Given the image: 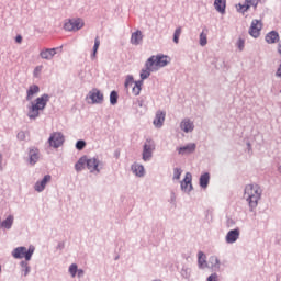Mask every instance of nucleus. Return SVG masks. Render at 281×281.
Masks as SVG:
<instances>
[{"label": "nucleus", "mask_w": 281, "mask_h": 281, "mask_svg": "<svg viewBox=\"0 0 281 281\" xmlns=\"http://www.w3.org/2000/svg\"><path fill=\"white\" fill-rule=\"evenodd\" d=\"M245 196L250 212H254V210L258 207V201L262 199V188H260V186L257 183L247 184L245 187Z\"/></svg>", "instance_id": "obj_1"}, {"label": "nucleus", "mask_w": 281, "mask_h": 281, "mask_svg": "<svg viewBox=\"0 0 281 281\" xmlns=\"http://www.w3.org/2000/svg\"><path fill=\"white\" fill-rule=\"evenodd\" d=\"M47 102H49V94H42L35 100V103L32 102V105L29 106L27 117L30 120H36L41 115V111H45V106H47Z\"/></svg>", "instance_id": "obj_2"}, {"label": "nucleus", "mask_w": 281, "mask_h": 281, "mask_svg": "<svg viewBox=\"0 0 281 281\" xmlns=\"http://www.w3.org/2000/svg\"><path fill=\"white\" fill-rule=\"evenodd\" d=\"M35 250L36 248L34 246H30L29 249L25 246H20L13 249L12 256L15 260H22V258H25L26 262H30Z\"/></svg>", "instance_id": "obj_3"}, {"label": "nucleus", "mask_w": 281, "mask_h": 281, "mask_svg": "<svg viewBox=\"0 0 281 281\" xmlns=\"http://www.w3.org/2000/svg\"><path fill=\"white\" fill-rule=\"evenodd\" d=\"M155 148V140H153L151 138H147L143 145V161H150L153 159Z\"/></svg>", "instance_id": "obj_4"}, {"label": "nucleus", "mask_w": 281, "mask_h": 281, "mask_svg": "<svg viewBox=\"0 0 281 281\" xmlns=\"http://www.w3.org/2000/svg\"><path fill=\"white\" fill-rule=\"evenodd\" d=\"M143 85H144V81L142 80L135 81L133 79V75H128L125 79V89H128V87H133L132 88L133 95H139V93H142Z\"/></svg>", "instance_id": "obj_5"}, {"label": "nucleus", "mask_w": 281, "mask_h": 281, "mask_svg": "<svg viewBox=\"0 0 281 281\" xmlns=\"http://www.w3.org/2000/svg\"><path fill=\"white\" fill-rule=\"evenodd\" d=\"M85 27V21L82 19H70L64 24V30L66 32H78V30H82Z\"/></svg>", "instance_id": "obj_6"}, {"label": "nucleus", "mask_w": 281, "mask_h": 281, "mask_svg": "<svg viewBox=\"0 0 281 281\" xmlns=\"http://www.w3.org/2000/svg\"><path fill=\"white\" fill-rule=\"evenodd\" d=\"M86 168H88V170L92 173L97 172L98 175H100V171L104 168V164L95 157H87Z\"/></svg>", "instance_id": "obj_7"}, {"label": "nucleus", "mask_w": 281, "mask_h": 281, "mask_svg": "<svg viewBox=\"0 0 281 281\" xmlns=\"http://www.w3.org/2000/svg\"><path fill=\"white\" fill-rule=\"evenodd\" d=\"M86 100H91L90 104H102V102H104V94L100 89L93 88L89 91Z\"/></svg>", "instance_id": "obj_8"}, {"label": "nucleus", "mask_w": 281, "mask_h": 281, "mask_svg": "<svg viewBox=\"0 0 281 281\" xmlns=\"http://www.w3.org/2000/svg\"><path fill=\"white\" fill-rule=\"evenodd\" d=\"M48 144L52 148H60L65 144V136L60 132H55L50 134Z\"/></svg>", "instance_id": "obj_9"}, {"label": "nucleus", "mask_w": 281, "mask_h": 281, "mask_svg": "<svg viewBox=\"0 0 281 281\" xmlns=\"http://www.w3.org/2000/svg\"><path fill=\"white\" fill-rule=\"evenodd\" d=\"M148 60L153 61V67L155 71H158L159 67H166L168 65V56L166 55H153L151 57L148 58Z\"/></svg>", "instance_id": "obj_10"}, {"label": "nucleus", "mask_w": 281, "mask_h": 281, "mask_svg": "<svg viewBox=\"0 0 281 281\" xmlns=\"http://www.w3.org/2000/svg\"><path fill=\"white\" fill-rule=\"evenodd\" d=\"M153 71H156L153 66V59H147L145 63V68L140 70V80L144 82V80H147V78H150V74Z\"/></svg>", "instance_id": "obj_11"}, {"label": "nucleus", "mask_w": 281, "mask_h": 281, "mask_svg": "<svg viewBox=\"0 0 281 281\" xmlns=\"http://www.w3.org/2000/svg\"><path fill=\"white\" fill-rule=\"evenodd\" d=\"M41 159V150L36 147H30L29 148V164L31 166H34L38 164V160Z\"/></svg>", "instance_id": "obj_12"}, {"label": "nucleus", "mask_w": 281, "mask_h": 281, "mask_svg": "<svg viewBox=\"0 0 281 281\" xmlns=\"http://www.w3.org/2000/svg\"><path fill=\"white\" fill-rule=\"evenodd\" d=\"M260 30H262V23H260L258 20H252L249 29L250 36L258 38V36H260Z\"/></svg>", "instance_id": "obj_13"}, {"label": "nucleus", "mask_w": 281, "mask_h": 281, "mask_svg": "<svg viewBox=\"0 0 281 281\" xmlns=\"http://www.w3.org/2000/svg\"><path fill=\"white\" fill-rule=\"evenodd\" d=\"M240 238V228H235L226 234L225 240L228 245L236 243Z\"/></svg>", "instance_id": "obj_14"}, {"label": "nucleus", "mask_w": 281, "mask_h": 281, "mask_svg": "<svg viewBox=\"0 0 281 281\" xmlns=\"http://www.w3.org/2000/svg\"><path fill=\"white\" fill-rule=\"evenodd\" d=\"M181 190L183 192H192V173H186L183 181H181Z\"/></svg>", "instance_id": "obj_15"}, {"label": "nucleus", "mask_w": 281, "mask_h": 281, "mask_svg": "<svg viewBox=\"0 0 281 281\" xmlns=\"http://www.w3.org/2000/svg\"><path fill=\"white\" fill-rule=\"evenodd\" d=\"M49 181H52V176L46 175L44 176V178L41 181H37L34 186V190L35 192H43V190H45V188L47 187V183H49Z\"/></svg>", "instance_id": "obj_16"}, {"label": "nucleus", "mask_w": 281, "mask_h": 281, "mask_svg": "<svg viewBox=\"0 0 281 281\" xmlns=\"http://www.w3.org/2000/svg\"><path fill=\"white\" fill-rule=\"evenodd\" d=\"M179 155H192L194 150H196V144L194 143H189L186 146L178 147L177 148Z\"/></svg>", "instance_id": "obj_17"}, {"label": "nucleus", "mask_w": 281, "mask_h": 281, "mask_svg": "<svg viewBox=\"0 0 281 281\" xmlns=\"http://www.w3.org/2000/svg\"><path fill=\"white\" fill-rule=\"evenodd\" d=\"M180 128L183 131V133H192V131H194V122L187 117L181 121Z\"/></svg>", "instance_id": "obj_18"}, {"label": "nucleus", "mask_w": 281, "mask_h": 281, "mask_svg": "<svg viewBox=\"0 0 281 281\" xmlns=\"http://www.w3.org/2000/svg\"><path fill=\"white\" fill-rule=\"evenodd\" d=\"M164 122H166V113L157 111L153 122L154 126H156V128H161V126H164Z\"/></svg>", "instance_id": "obj_19"}, {"label": "nucleus", "mask_w": 281, "mask_h": 281, "mask_svg": "<svg viewBox=\"0 0 281 281\" xmlns=\"http://www.w3.org/2000/svg\"><path fill=\"white\" fill-rule=\"evenodd\" d=\"M58 48H46L43 49L40 53V56L43 60H52V58H54V55L56 54Z\"/></svg>", "instance_id": "obj_20"}, {"label": "nucleus", "mask_w": 281, "mask_h": 281, "mask_svg": "<svg viewBox=\"0 0 281 281\" xmlns=\"http://www.w3.org/2000/svg\"><path fill=\"white\" fill-rule=\"evenodd\" d=\"M144 41V34L142 31L137 30L136 32L132 33L131 43L132 45H142Z\"/></svg>", "instance_id": "obj_21"}, {"label": "nucleus", "mask_w": 281, "mask_h": 281, "mask_svg": "<svg viewBox=\"0 0 281 281\" xmlns=\"http://www.w3.org/2000/svg\"><path fill=\"white\" fill-rule=\"evenodd\" d=\"M280 41V35L276 31H271L266 35V42L269 45H273V43H278Z\"/></svg>", "instance_id": "obj_22"}, {"label": "nucleus", "mask_w": 281, "mask_h": 281, "mask_svg": "<svg viewBox=\"0 0 281 281\" xmlns=\"http://www.w3.org/2000/svg\"><path fill=\"white\" fill-rule=\"evenodd\" d=\"M198 267L199 269L207 268V257L203 251L198 252Z\"/></svg>", "instance_id": "obj_23"}, {"label": "nucleus", "mask_w": 281, "mask_h": 281, "mask_svg": "<svg viewBox=\"0 0 281 281\" xmlns=\"http://www.w3.org/2000/svg\"><path fill=\"white\" fill-rule=\"evenodd\" d=\"M214 8L220 14H225V8H227V0H215Z\"/></svg>", "instance_id": "obj_24"}, {"label": "nucleus", "mask_w": 281, "mask_h": 281, "mask_svg": "<svg viewBox=\"0 0 281 281\" xmlns=\"http://www.w3.org/2000/svg\"><path fill=\"white\" fill-rule=\"evenodd\" d=\"M41 91V88L37 85L30 86L29 90L26 91V100L30 102L32 98L36 95Z\"/></svg>", "instance_id": "obj_25"}, {"label": "nucleus", "mask_w": 281, "mask_h": 281, "mask_svg": "<svg viewBox=\"0 0 281 281\" xmlns=\"http://www.w3.org/2000/svg\"><path fill=\"white\" fill-rule=\"evenodd\" d=\"M209 262L213 271H221V260L218 259V257L211 256Z\"/></svg>", "instance_id": "obj_26"}, {"label": "nucleus", "mask_w": 281, "mask_h": 281, "mask_svg": "<svg viewBox=\"0 0 281 281\" xmlns=\"http://www.w3.org/2000/svg\"><path fill=\"white\" fill-rule=\"evenodd\" d=\"M87 168V156L79 158V160L75 164V170L77 172H82Z\"/></svg>", "instance_id": "obj_27"}, {"label": "nucleus", "mask_w": 281, "mask_h": 281, "mask_svg": "<svg viewBox=\"0 0 281 281\" xmlns=\"http://www.w3.org/2000/svg\"><path fill=\"white\" fill-rule=\"evenodd\" d=\"M20 267H21L22 276H24V278H27V276H30V271H32V268L30 267V263L27 262V260H22L20 262Z\"/></svg>", "instance_id": "obj_28"}, {"label": "nucleus", "mask_w": 281, "mask_h": 281, "mask_svg": "<svg viewBox=\"0 0 281 281\" xmlns=\"http://www.w3.org/2000/svg\"><path fill=\"white\" fill-rule=\"evenodd\" d=\"M207 186H210V172L200 176V187L205 190L207 189Z\"/></svg>", "instance_id": "obj_29"}, {"label": "nucleus", "mask_w": 281, "mask_h": 281, "mask_svg": "<svg viewBox=\"0 0 281 281\" xmlns=\"http://www.w3.org/2000/svg\"><path fill=\"white\" fill-rule=\"evenodd\" d=\"M132 172H134L136 177H144L145 175L144 167L139 164L132 165Z\"/></svg>", "instance_id": "obj_30"}, {"label": "nucleus", "mask_w": 281, "mask_h": 281, "mask_svg": "<svg viewBox=\"0 0 281 281\" xmlns=\"http://www.w3.org/2000/svg\"><path fill=\"white\" fill-rule=\"evenodd\" d=\"M12 225H14V216H12V215H9L1 223V227H3L4 229H12Z\"/></svg>", "instance_id": "obj_31"}, {"label": "nucleus", "mask_w": 281, "mask_h": 281, "mask_svg": "<svg viewBox=\"0 0 281 281\" xmlns=\"http://www.w3.org/2000/svg\"><path fill=\"white\" fill-rule=\"evenodd\" d=\"M200 45L201 47H205V45H207V29H203L200 34Z\"/></svg>", "instance_id": "obj_32"}, {"label": "nucleus", "mask_w": 281, "mask_h": 281, "mask_svg": "<svg viewBox=\"0 0 281 281\" xmlns=\"http://www.w3.org/2000/svg\"><path fill=\"white\" fill-rule=\"evenodd\" d=\"M117 98H120V95L117 94V91L113 90L110 93V103L112 104V106H115V104H117Z\"/></svg>", "instance_id": "obj_33"}, {"label": "nucleus", "mask_w": 281, "mask_h": 281, "mask_svg": "<svg viewBox=\"0 0 281 281\" xmlns=\"http://www.w3.org/2000/svg\"><path fill=\"white\" fill-rule=\"evenodd\" d=\"M181 26L177 27L175 30V33H173V43H176V45H179V37L181 36Z\"/></svg>", "instance_id": "obj_34"}, {"label": "nucleus", "mask_w": 281, "mask_h": 281, "mask_svg": "<svg viewBox=\"0 0 281 281\" xmlns=\"http://www.w3.org/2000/svg\"><path fill=\"white\" fill-rule=\"evenodd\" d=\"M68 271L71 278H74L78 273V265L76 263L70 265Z\"/></svg>", "instance_id": "obj_35"}, {"label": "nucleus", "mask_w": 281, "mask_h": 281, "mask_svg": "<svg viewBox=\"0 0 281 281\" xmlns=\"http://www.w3.org/2000/svg\"><path fill=\"white\" fill-rule=\"evenodd\" d=\"M145 102H146V97H139L138 99H136L134 104H135V106H139V109H142L144 106Z\"/></svg>", "instance_id": "obj_36"}, {"label": "nucleus", "mask_w": 281, "mask_h": 281, "mask_svg": "<svg viewBox=\"0 0 281 281\" xmlns=\"http://www.w3.org/2000/svg\"><path fill=\"white\" fill-rule=\"evenodd\" d=\"M250 2H249V0H245V3H239L238 5H239V10L241 11V12H247V10H249V8H250V4H249Z\"/></svg>", "instance_id": "obj_37"}, {"label": "nucleus", "mask_w": 281, "mask_h": 281, "mask_svg": "<svg viewBox=\"0 0 281 281\" xmlns=\"http://www.w3.org/2000/svg\"><path fill=\"white\" fill-rule=\"evenodd\" d=\"M182 172H183V170H181V168H175L173 169V179L179 181V179H181Z\"/></svg>", "instance_id": "obj_38"}, {"label": "nucleus", "mask_w": 281, "mask_h": 281, "mask_svg": "<svg viewBox=\"0 0 281 281\" xmlns=\"http://www.w3.org/2000/svg\"><path fill=\"white\" fill-rule=\"evenodd\" d=\"M85 146H87V142H85L82 139L77 140V143H76L77 150H85Z\"/></svg>", "instance_id": "obj_39"}, {"label": "nucleus", "mask_w": 281, "mask_h": 281, "mask_svg": "<svg viewBox=\"0 0 281 281\" xmlns=\"http://www.w3.org/2000/svg\"><path fill=\"white\" fill-rule=\"evenodd\" d=\"M100 48V37H95L94 38V46H93V50L92 52H94V54H98V49Z\"/></svg>", "instance_id": "obj_40"}, {"label": "nucleus", "mask_w": 281, "mask_h": 281, "mask_svg": "<svg viewBox=\"0 0 281 281\" xmlns=\"http://www.w3.org/2000/svg\"><path fill=\"white\" fill-rule=\"evenodd\" d=\"M237 47H238L239 52H243V49H245V40L239 38L237 41Z\"/></svg>", "instance_id": "obj_41"}, {"label": "nucleus", "mask_w": 281, "mask_h": 281, "mask_svg": "<svg viewBox=\"0 0 281 281\" xmlns=\"http://www.w3.org/2000/svg\"><path fill=\"white\" fill-rule=\"evenodd\" d=\"M206 281H218V274L216 272L212 273Z\"/></svg>", "instance_id": "obj_42"}, {"label": "nucleus", "mask_w": 281, "mask_h": 281, "mask_svg": "<svg viewBox=\"0 0 281 281\" xmlns=\"http://www.w3.org/2000/svg\"><path fill=\"white\" fill-rule=\"evenodd\" d=\"M18 139H20V142H24V139H25V132H19L18 133Z\"/></svg>", "instance_id": "obj_43"}, {"label": "nucleus", "mask_w": 281, "mask_h": 281, "mask_svg": "<svg viewBox=\"0 0 281 281\" xmlns=\"http://www.w3.org/2000/svg\"><path fill=\"white\" fill-rule=\"evenodd\" d=\"M248 5H250V8L252 5L256 9V8H258V1L257 0H249Z\"/></svg>", "instance_id": "obj_44"}, {"label": "nucleus", "mask_w": 281, "mask_h": 281, "mask_svg": "<svg viewBox=\"0 0 281 281\" xmlns=\"http://www.w3.org/2000/svg\"><path fill=\"white\" fill-rule=\"evenodd\" d=\"M77 276H78V278H82V276H85V270L78 269L77 270Z\"/></svg>", "instance_id": "obj_45"}, {"label": "nucleus", "mask_w": 281, "mask_h": 281, "mask_svg": "<svg viewBox=\"0 0 281 281\" xmlns=\"http://www.w3.org/2000/svg\"><path fill=\"white\" fill-rule=\"evenodd\" d=\"M15 43H23V36L16 35Z\"/></svg>", "instance_id": "obj_46"}, {"label": "nucleus", "mask_w": 281, "mask_h": 281, "mask_svg": "<svg viewBox=\"0 0 281 281\" xmlns=\"http://www.w3.org/2000/svg\"><path fill=\"white\" fill-rule=\"evenodd\" d=\"M2 164H3V155L0 154V170H3V167H1Z\"/></svg>", "instance_id": "obj_47"}, {"label": "nucleus", "mask_w": 281, "mask_h": 281, "mask_svg": "<svg viewBox=\"0 0 281 281\" xmlns=\"http://www.w3.org/2000/svg\"><path fill=\"white\" fill-rule=\"evenodd\" d=\"M57 249H65V244L64 243H59L57 245Z\"/></svg>", "instance_id": "obj_48"}, {"label": "nucleus", "mask_w": 281, "mask_h": 281, "mask_svg": "<svg viewBox=\"0 0 281 281\" xmlns=\"http://www.w3.org/2000/svg\"><path fill=\"white\" fill-rule=\"evenodd\" d=\"M98 55V53H95V50H92V54H91V59L92 60H95V56Z\"/></svg>", "instance_id": "obj_49"}, {"label": "nucleus", "mask_w": 281, "mask_h": 281, "mask_svg": "<svg viewBox=\"0 0 281 281\" xmlns=\"http://www.w3.org/2000/svg\"><path fill=\"white\" fill-rule=\"evenodd\" d=\"M114 260H120V256H116V257L114 258Z\"/></svg>", "instance_id": "obj_50"}, {"label": "nucleus", "mask_w": 281, "mask_h": 281, "mask_svg": "<svg viewBox=\"0 0 281 281\" xmlns=\"http://www.w3.org/2000/svg\"><path fill=\"white\" fill-rule=\"evenodd\" d=\"M278 171L280 172V175H281V166L278 168Z\"/></svg>", "instance_id": "obj_51"}, {"label": "nucleus", "mask_w": 281, "mask_h": 281, "mask_svg": "<svg viewBox=\"0 0 281 281\" xmlns=\"http://www.w3.org/2000/svg\"><path fill=\"white\" fill-rule=\"evenodd\" d=\"M250 146H251V144L248 143V147H250Z\"/></svg>", "instance_id": "obj_52"}]
</instances>
